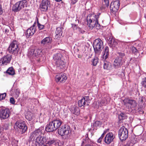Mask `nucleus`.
Listing matches in <instances>:
<instances>
[{
    "mask_svg": "<svg viewBox=\"0 0 146 146\" xmlns=\"http://www.w3.org/2000/svg\"><path fill=\"white\" fill-rule=\"evenodd\" d=\"M50 5V1L48 0H42L40 3V9L42 11H46Z\"/></svg>",
    "mask_w": 146,
    "mask_h": 146,
    "instance_id": "obj_11",
    "label": "nucleus"
},
{
    "mask_svg": "<svg viewBox=\"0 0 146 146\" xmlns=\"http://www.w3.org/2000/svg\"><path fill=\"white\" fill-rule=\"evenodd\" d=\"M108 130L109 129H108L104 131V133L101 135V138L104 137V135L108 131Z\"/></svg>",
    "mask_w": 146,
    "mask_h": 146,
    "instance_id": "obj_50",
    "label": "nucleus"
},
{
    "mask_svg": "<svg viewBox=\"0 0 146 146\" xmlns=\"http://www.w3.org/2000/svg\"><path fill=\"white\" fill-rule=\"evenodd\" d=\"M7 73L10 75H14L15 74V72L13 68L11 67L9 68L6 71Z\"/></svg>",
    "mask_w": 146,
    "mask_h": 146,
    "instance_id": "obj_32",
    "label": "nucleus"
},
{
    "mask_svg": "<svg viewBox=\"0 0 146 146\" xmlns=\"http://www.w3.org/2000/svg\"><path fill=\"white\" fill-rule=\"evenodd\" d=\"M122 146H130V143L129 142H127L125 144L123 145Z\"/></svg>",
    "mask_w": 146,
    "mask_h": 146,
    "instance_id": "obj_52",
    "label": "nucleus"
},
{
    "mask_svg": "<svg viewBox=\"0 0 146 146\" xmlns=\"http://www.w3.org/2000/svg\"><path fill=\"white\" fill-rule=\"evenodd\" d=\"M118 57L117 58H119L121 60L123 58V57L125 56V55L124 53L122 52H119L118 53Z\"/></svg>",
    "mask_w": 146,
    "mask_h": 146,
    "instance_id": "obj_37",
    "label": "nucleus"
},
{
    "mask_svg": "<svg viewBox=\"0 0 146 146\" xmlns=\"http://www.w3.org/2000/svg\"><path fill=\"white\" fill-rule=\"evenodd\" d=\"M102 103H105V102H102Z\"/></svg>",
    "mask_w": 146,
    "mask_h": 146,
    "instance_id": "obj_58",
    "label": "nucleus"
},
{
    "mask_svg": "<svg viewBox=\"0 0 146 146\" xmlns=\"http://www.w3.org/2000/svg\"><path fill=\"white\" fill-rule=\"evenodd\" d=\"M72 27L73 28V29L74 30H77L78 29V28L79 27L78 25L74 24H72Z\"/></svg>",
    "mask_w": 146,
    "mask_h": 146,
    "instance_id": "obj_43",
    "label": "nucleus"
},
{
    "mask_svg": "<svg viewBox=\"0 0 146 146\" xmlns=\"http://www.w3.org/2000/svg\"><path fill=\"white\" fill-rule=\"evenodd\" d=\"M125 114H124L123 113H121L120 115H119L118 118L120 120H121L124 119L125 118Z\"/></svg>",
    "mask_w": 146,
    "mask_h": 146,
    "instance_id": "obj_39",
    "label": "nucleus"
},
{
    "mask_svg": "<svg viewBox=\"0 0 146 146\" xmlns=\"http://www.w3.org/2000/svg\"><path fill=\"white\" fill-rule=\"evenodd\" d=\"M99 16L94 14L89 15L87 18V25L90 29H93L95 27L97 29H100V25L98 22Z\"/></svg>",
    "mask_w": 146,
    "mask_h": 146,
    "instance_id": "obj_1",
    "label": "nucleus"
},
{
    "mask_svg": "<svg viewBox=\"0 0 146 146\" xmlns=\"http://www.w3.org/2000/svg\"><path fill=\"white\" fill-rule=\"evenodd\" d=\"M27 4L28 2L26 0L20 1L13 5L12 7V10L15 12L19 11L25 7H27Z\"/></svg>",
    "mask_w": 146,
    "mask_h": 146,
    "instance_id": "obj_4",
    "label": "nucleus"
},
{
    "mask_svg": "<svg viewBox=\"0 0 146 146\" xmlns=\"http://www.w3.org/2000/svg\"><path fill=\"white\" fill-rule=\"evenodd\" d=\"M10 103L13 104H14L15 103V101L14 98L11 97L10 98Z\"/></svg>",
    "mask_w": 146,
    "mask_h": 146,
    "instance_id": "obj_44",
    "label": "nucleus"
},
{
    "mask_svg": "<svg viewBox=\"0 0 146 146\" xmlns=\"http://www.w3.org/2000/svg\"><path fill=\"white\" fill-rule=\"evenodd\" d=\"M128 131L127 129L123 126L119 130L118 136L121 141L125 140L128 137Z\"/></svg>",
    "mask_w": 146,
    "mask_h": 146,
    "instance_id": "obj_5",
    "label": "nucleus"
},
{
    "mask_svg": "<svg viewBox=\"0 0 146 146\" xmlns=\"http://www.w3.org/2000/svg\"><path fill=\"white\" fill-rule=\"evenodd\" d=\"M20 94V90L19 89H17L15 92V97L17 98L19 97Z\"/></svg>",
    "mask_w": 146,
    "mask_h": 146,
    "instance_id": "obj_41",
    "label": "nucleus"
},
{
    "mask_svg": "<svg viewBox=\"0 0 146 146\" xmlns=\"http://www.w3.org/2000/svg\"><path fill=\"white\" fill-rule=\"evenodd\" d=\"M70 127L67 125H62L58 129V133L61 136H67L70 133Z\"/></svg>",
    "mask_w": 146,
    "mask_h": 146,
    "instance_id": "obj_7",
    "label": "nucleus"
},
{
    "mask_svg": "<svg viewBox=\"0 0 146 146\" xmlns=\"http://www.w3.org/2000/svg\"><path fill=\"white\" fill-rule=\"evenodd\" d=\"M73 4H75L78 1V0H72Z\"/></svg>",
    "mask_w": 146,
    "mask_h": 146,
    "instance_id": "obj_53",
    "label": "nucleus"
},
{
    "mask_svg": "<svg viewBox=\"0 0 146 146\" xmlns=\"http://www.w3.org/2000/svg\"><path fill=\"white\" fill-rule=\"evenodd\" d=\"M52 38L50 37H47L45 38L41 42V44H42L45 45L49 44L51 43Z\"/></svg>",
    "mask_w": 146,
    "mask_h": 146,
    "instance_id": "obj_26",
    "label": "nucleus"
},
{
    "mask_svg": "<svg viewBox=\"0 0 146 146\" xmlns=\"http://www.w3.org/2000/svg\"><path fill=\"white\" fill-rule=\"evenodd\" d=\"M12 58V55L10 54L4 56L0 60V65H5L9 63Z\"/></svg>",
    "mask_w": 146,
    "mask_h": 146,
    "instance_id": "obj_9",
    "label": "nucleus"
},
{
    "mask_svg": "<svg viewBox=\"0 0 146 146\" xmlns=\"http://www.w3.org/2000/svg\"><path fill=\"white\" fill-rule=\"evenodd\" d=\"M33 116V114L31 112H28L25 115L26 118L29 121H31Z\"/></svg>",
    "mask_w": 146,
    "mask_h": 146,
    "instance_id": "obj_31",
    "label": "nucleus"
},
{
    "mask_svg": "<svg viewBox=\"0 0 146 146\" xmlns=\"http://www.w3.org/2000/svg\"><path fill=\"white\" fill-rule=\"evenodd\" d=\"M62 31L61 28L59 27L57 28L55 31L56 35L55 36V38L56 39L62 36Z\"/></svg>",
    "mask_w": 146,
    "mask_h": 146,
    "instance_id": "obj_28",
    "label": "nucleus"
},
{
    "mask_svg": "<svg viewBox=\"0 0 146 146\" xmlns=\"http://www.w3.org/2000/svg\"><path fill=\"white\" fill-rule=\"evenodd\" d=\"M131 50L132 52L135 55L137 56H139V54L138 52V50H137L136 48L134 46H133L131 48Z\"/></svg>",
    "mask_w": 146,
    "mask_h": 146,
    "instance_id": "obj_33",
    "label": "nucleus"
},
{
    "mask_svg": "<svg viewBox=\"0 0 146 146\" xmlns=\"http://www.w3.org/2000/svg\"><path fill=\"white\" fill-rule=\"evenodd\" d=\"M123 102L125 105L129 104L131 108H134L136 106V102L133 99L127 98L124 99Z\"/></svg>",
    "mask_w": 146,
    "mask_h": 146,
    "instance_id": "obj_20",
    "label": "nucleus"
},
{
    "mask_svg": "<svg viewBox=\"0 0 146 146\" xmlns=\"http://www.w3.org/2000/svg\"><path fill=\"white\" fill-rule=\"evenodd\" d=\"M98 59L97 57H95L92 61V64L94 66H96L98 62Z\"/></svg>",
    "mask_w": 146,
    "mask_h": 146,
    "instance_id": "obj_34",
    "label": "nucleus"
},
{
    "mask_svg": "<svg viewBox=\"0 0 146 146\" xmlns=\"http://www.w3.org/2000/svg\"><path fill=\"white\" fill-rule=\"evenodd\" d=\"M111 68V64L106 61H104L103 68L104 69L110 70Z\"/></svg>",
    "mask_w": 146,
    "mask_h": 146,
    "instance_id": "obj_30",
    "label": "nucleus"
},
{
    "mask_svg": "<svg viewBox=\"0 0 146 146\" xmlns=\"http://www.w3.org/2000/svg\"><path fill=\"white\" fill-rule=\"evenodd\" d=\"M37 27L39 30L43 29L44 28V25L41 24L39 23L38 19L37 20Z\"/></svg>",
    "mask_w": 146,
    "mask_h": 146,
    "instance_id": "obj_36",
    "label": "nucleus"
},
{
    "mask_svg": "<svg viewBox=\"0 0 146 146\" xmlns=\"http://www.w3.org/2000/svg\"><path fill=\"white\" fill-rule=\"evenodd\" d=\"M100 123L99 121H97L93 123V126L95 129V128H100Z\"/></svg>",
    "mask_w": 146,
    "mask_h": 146,
    "instance_id": "obj_35",
    "label": "nucleus"
},
{
    "mask_svg": "<svg viewBox=\"0 0 146 146\" xmlns=\"http://www.w3.org/2000/svg\"><path fill=\"white\" fill-rule=\"evenodd\" d=\"M102 4L101 6V11L104 10L103 12L106 11L109 5V2L108 0H102Z\"/></svg>",
    "mask_w": 146,
    "mask_h": 146,
    "instance_id": "obj_23",
    "label": "nucleus"
},
{
    "mask_svg": "<svg viewBox=\"0 0 146 146\" xmlns=\"http://www.w3.org/2000/svg\"><path fill=\"white\" fill-rule=\"evenodd\" d=\"M6 96V93H4L0 94V101L4 99Z\"/></svg>",
    "mask_w": 146,
    "mask_h": 146,
    "instance_id": "obj_42",
    "label": "nucleus"
},
{
    "mask_svg": "<svg viewBox=\"0 0 146 146\" xmlns=\"http://www.w3.org/2000/svg\"><path fill=\"white\" fill-rule=\"evenodd\" d=\"M104 37L105 38H106V34H105L104 33Z\"/></svg>",
    "mask_w": 146,
    "mask_h": 146,
    "instance_id": "obj_56",
    "label": "nucleus"
},
{
    "mask_svg": "<svg viewBox=\"0 0 146 146\" xmlns=\"http://www.w3.org/2000/svg\"><path fill=\"white\" fill-rule=\"evenodd\" d=\"M15 125L21 130L22 134L25 133L27 130V127L26 125L25 121L21 122L18 121L15 123Z\"/></svg>",
    "mask_w": 146,
    "mask_h": 146,
    "instance_id": "obj_18",
    "label": "nucleus"
},
{
    "mask_svg": "<svg viewBox=\"0 0 146 146\" xmlns=\"http://www.w3.org/2000/svg\"><path fill=\"white\" fill-rule=\"evenodd\" d=\"M47 140L48 139L45 137L42 136L37 137L35 141L37 143V144L36 143V146H37V144H38L39 146H40V145H42L44 144H46Z\"/></svg>",
    "mask_w": 146,
    "mask_h": 146,
    "instance_id": "obj_14",
    "label": "nucleus"
},
{
    "mask_svg": "<svg viewBox=\"0 0 146 146\" xmlns=\"http://www.w3.org/2000/svg\"><path fill=\"white\" fill-rule=\"evenodd\" d=\"M46 144H48L49 145H51L52 144H57V143L56 141L53 140H50L48 141H47L46 143Z\"/></svg>",
    "mask_w": 146,
    "mask_h": 146,
    "instance_id": "obj_40",
    "label": "nucleus"
},
{
    "mask_svg": "<svg viewBox=\"0 0 146 146\" xmlns=\"http://www.w3.org/2000/svg\"><path fill=\"white\" fill-rule=\"evenodd\" d=\"M43 127L41 126L39 128L36 129L31 134L29 137V141L30 143L33 141L36 137L41 136L42 134V132L44 130Z\"/></svg>",
    "mask_w": 146,
    "mask_h": 146,
    "instance_id": "obj_6",
    "label": "nucleus"
},
{
    "mask_svg": "<svg viewBox=\"0 0 146 146\" xmlns=\"http://www.w3.org/2000/svg\"><path fill=\"white\" fill-rule=\"evenodd\" d=\"M45 130L46 131L51 132L55 131L56 129L53 122L51 121L46 125L45 127Z\"/></svg>",
    "mask_w": 146,
    "mask_h": 146,
    "instance_id": "obj_22",
    "label": "nucleus"
},
{
    "mask_svg": "<svg viewBox=\"0 0 146 146\" xmlns=\"http://www.w3.org/2000/svg\"><path fill=\"white\" fill-rule=\"evenodd\" d=\"M144 98L143 97H141L140 98L139 101V103L140 104H142L144 102Z\"/></svg>",
    "mask_w": 146,
    "mask_h": 146,
    "instance_id": "obj_49",
    "label": "nucleus"
},
{
    "mask_svg": "<svg viewBox=\"0 0 146 146\" xmlns=\"http://www.w3.org/2000/svg\"><path fill=\"white\" fill-rule=\"evenodd\" d=\"M120 45H121L122 47L123 48L125 47L127 44V42H121L120 43Z\"/></svg>",
    "mask_w": 146,
    "mask_h": 146,
    "instance_id": "obj_45",
    "label": "nucleus"
},
{
    "mask_svg": "<svg viewBox=\"0 0 146 146\" xmlns=\"http://www.w3.org/2000/svg\"><path fill=\"white\" fill-rule=\"evenodd\" d=\"M90 101L89 96H84L81 100L78 101V104L79 107H84L85 106L89 105Z\"/></svg>",
    "mask_w": 146,
    "mask_h": 146,
    "instance_id": "obj_8",
    "label": "nucleus"
},
{
    "mask_svg": "<svg viewBox=\"0 0 146 146\" xmlns=\"http://www.w3.org/2000/svg\"><path fill=\"white\" fill-rule=\"evenodd\" d=\"M71 112L78 115L79 114L80 112V109L77 106H75L71 108Z\"/></svg>",
    "mask_w": 146,
    "mask_h": 146,
    "instance_id": "obj_29",
    "label": "nucleus"
},
{
    "mask_svg": "<svg viewBox=\"0 0 146 146\" xmlns=\"http://www.w3.org/2000/svg\"><path fill=\"white\" fill-rule=\"evenodd\" d=\"M1 3L0 1V15H2L3 13V9L2 8Z\"/></svg>",
    "mask_w": 146,
    "mask_h": 146,
    "instance_id": "obj_48",
    "label": "nucleus"
},
{
    "mask_svg": "<svg viewBox=\"0 0 146 146\" xmlns=\"http://www.w3.org/2000/svg\"><path fill=\"white\" fill-rule=\"evenodd\" d=\"M43 145V146H47L46 145H45V144H44Z\"/></svg>",
    "mask_w": 146,
    "mask_h": 146,
    "instance_id": "obj_57",
    "label": "nucleus"
},
{
    "mask_svg": "<svg viewBox=\"0 0 146 146\" xmlns=\"http://www.w3.org/2000/svg\"><path fill=\"white\" fill-rule=\"evenodd\" d=\"M123 64L122 60L118 58H116L113 63V65L116 68L121 66Z\"/></svg>",
    "mask_w": 146,
    "mask_h": 146,
    "instance_id": "obj_24",
    "label": "nucleus"
},
{
    "mask_svg": "<svg viewBox=\"0 0 146 146\" xmlns=\"http://www.w3.org/2000/svg\"><path fill=\"white\" fill-rule=\"evenodd\" d=\"M109 55V48L108 47L106 46L103 52L102 59L106 60L108 58Z\"/></svg>",
    "mask_w": 146,
    "mask_h": 146,
    "instance_id": "obj_25",
    "label": "nucleus"
},
{
    "mask_svg": "<svg viewBox=\"0 0 146 146\" xmlns=\"http://www.w3.org/2000/svg\"><path fill=\"white\" fill-rule=\"evenodd\" d=\"M61 104L62 105H65L66 104V102L64 100H62V101H60Z\"/></svg>",
    "mask_w": 146,
    "mask_h": 146,
    "instance_id": "obj_51",
    "label": "nucleus"
},
{
    "mask_svg": "<svg viewBox=\"0 0 146 146\" xmlns=\"http://www.w3.org/2000/svg\"><path fill=\"white\" fill-rule=\"evenodd\" d=\"M98 142L99 143H100V137L98 140Z\"/></svg>",
    "mask_w": 146,
    "mask_h": 146,
    "instance_id": "obj_54",
    "label": "nucleus"
},
{
    "mask_svg": "<svg viewBox=\"0 0 146 146\" xmlns=\"http://www.w3.org/2000/svg\"><path fill=\"white\" fill-rule=\"evenodd\" d=\"M19 44L17 41H13L11 43L8 48V50L9 52L16 55H17L19 51Z\"/></svg>",
    "mask_w": 146,
    "mask_h": 146,
    "instance_id": "obj_3",
    "label": "nucleus"
},
{
    "mask_svg": "<svg viewBox=\"0 0 146 146\" xmlns=\"http://www.w3.org/2000/svg\"><path fill=\"white\" fill-rule=\"evenodd\" d=\"M120 6V1L116 0L113 3H111L110 6V10L113 13L116 12L118 10Z\"/></svg>",
    "mask_w": 146,
    "mask_h": 146,
    "instance_id": "obj_16",
    "label": "nucleus"
},
{
    "mask_svg": "<svg viewBox=\"0 0 146 146\" xmlns=\"http://www.w3.org/2000/svg\"><path fill=\"white\" fill-rule=\"evenodd\" d=\"M77 31L79 32V33H81L82 34H83L84 32L85 31L84 30H82L80 28V27H78L77 30Z\"/></svg>",
    "mask_w": 146,
    "mask_h": 146,
    "instance_id": "obj_46",
    "label": "nucleus"
},
{
    "mask_svg": "<svg viewBox=\"0 0 146 146\" xmlns=\"http://www.w3.org/2000/svg\"><path fill=\"white\" fill-rule=\"evenodd\" d=\"M2 131H1V127L0 126V133H1V132H2Z\"/></svg>",
    "mask_w": 146,
    "mask_h": 146,
    "instance_id": "obj_55",
    "label": "nucleus"
},
{
    "mask_svg": "<svg viewBox=\"0 0 146 146\" xmlns=\"http://www.w3.org/2000/svg\"><path fill=\"white\" fill-rule=\"evenodd\" d=\"M55 78L56 82L60 81L61 83H64L67 80V78L65 74L61 73L57 75L56 76Z\"/></svg>",
    "mask_w": 146,
    "mask_h": 146,
    "instance_id": "obj_15",
    "label": "nucleus"
},
{
    "mask_svg": "<svg viewBox=\"0 0 146 146\" xmlns=\"http://www.w3.org/2000/svg\"><path fill=\"white\" fill-rule=\"evenodd\" d=\"M9 110L7 109H2L0 110V117L3 119L8 118L9 116Z\"/></svg>",
    "mask_w": 146,
    "mask_h": 146,
    "instance_id": "obj_19",
    "label": "nucleus"
},
{
    "mask_svg": "<svg viewBox=\"0 0 146 146\" xmlns=\"http://www.w3.org/2000/svg\"><path fill=\"white\" fill-rule=\"evenodd\" d=\"M106 38L109 45L112 48L115 47L117 45V42L115 40L114 38L113 37L111 34H110L108 36L106 37Z\"/></svg>",
    "mask_w": 146,
    "mask_h": 146,
    "instance_id": "obj_17",
    "label": "nucleus"
},
{
    "mask_svg": "<svg viewBox=\"0 0 146 146\" xmlns=\"http://www.w3.org/2000/svg\"><path fill=\"white\" fill-rule=\"evenodd\" d=\"M114 138L113 134L109 133L107 134L104 138L105 142L108 144H110L113 140Z\"/></svg>",
    "mask_w": 146,
    "mask_h": 146,
    "instance_id": "obj_21",
    "label": "nucleus"
},
{
    "mask_svg": "<svg viewBox=\"0 0 146 146\" xmlns=\"http://www.w3.org/2000/svg\"><path fill=\"white\" fill-rule=\"evenodd\" d=\"M40 52V50L38 49H31L28 52V56L32 58H35Z\"/></svg>",
    "mask_w": 146,
    "mask_h": 146,
    "instance_id": "obj_13",
    "label": "nucleus"
},
{
    "mask_svg": "<svg viewBox=\"0 0 146 146\" xmlns=\"http://www.w3.org/2000/svg\"><path fill=\"white\" fill-rule=\"evenodd\" d=\"M9 27L8 26H7V27L4 28V30L5 32L6 33H8L9 32Z\"/></svg>",
    "mask_w": 146,
    "mask_h": 146,
    "instance_id": "obj_47",
    "label": "nucleus"
},
{
    "mask_svg": "<svg viewBox=\"0 0 146 146\" xmlns=\"http://www.w3.org/2000/svg\"><path fill=\"white\" fill-rule=\"evenodd\" d=\"M55 128L57 129L62 124V121L59 119H56L52 121Z\"/></svg>",
    "mask_w": 146,
    "mask_h": 146,
    "instance_id": "obj_27",
    "label": "nucleus"
},
{
    "mask_svg": "<svg viewBox=\"0 0 146 146\" xmlns=\"http://www.w3.org/2000/svg\"><path fill=\"white\" fill-rule=\"evenodd\" d=\"M36 22H35L33 25L28 29L26 31L25 34L27 37H29L33 36L36 31V27L35 26Z\"/></svg>",
    "mask_w": 146,
    "mask_h": 146,
    "instance_id": "obj_10",
    "label": "nucleus"
},
{
    "mask_svg": "<svg viewBox=\"0 0 146 146\" xmlns=\"http://www.w3.org/2000/svg\"><path fill=\"white\" fill-rule=\"evenodd\" d=\"M94 50L95 53L99 55L100 53V39H96L94 42Z\"/></svg>",
    "mask_w": 146,
    "mask_h": 146,
    "instance_id": "obj_12",
    "label": "nucleus"
},
{
    "mask_svg": "<svg viewBox=\"0 0 146 146\" xmlns=\"http://www.w3.org/2000/svg\"><path fill=\"white\" fill-rule=\"evenodd\" d=\"M53 58L56 66L60 68H63L65 66V63L64 62L62 55L60 53H57L53 56Z\"/></svg>",
    "mask_w": 146,
    "mask_h": 146,
    "instance_id": "obj_2",
    "label": "nucleus"
},
{
    "mask_svg": "<svg viewBox=\"0 0 146 146\" xmlns=\"http://www.w3.org/2000/svg\"><path fill=\"white\" fill-rule=\"evenodd\" d=\"M141 84L142 86L144 88L145 90H146V78L143 79Z\"/></svg>",
    "mask_w": 146,
    "mask_h": 146,
    "instance_id": "obj_38",
    "label": "nucleus"
}]
</instances>
